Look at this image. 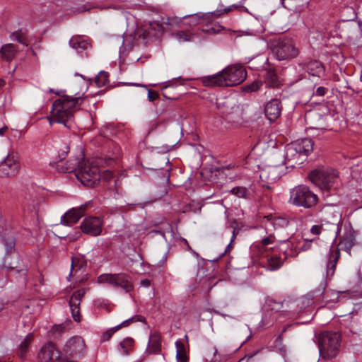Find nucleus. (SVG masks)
<instances>
[{
	"instance_id": "1",
	"label": "nucleus",
	"mask_w": 362,
	"mask_h": 362,
	"mask_svg": "<svg viewBox=\"0 0 362 362\" xmlns=\"http://www.w3.org/2000/svg\"><path fill=\"white\" fill-rule=\"evenodd\" d=\"M246 77L244 66L232 65L216 74L204 77L202 83L204 86H234L243 82Z\"/></svg>"
},
{
	"instance_id": "41",
	"label": "nucleus",
	"mask_w": 362,
	"mask_h": 362,
	"mask_svg": "<svg viewBox=\"0 0 362 362\" xmlns=\"http://www.w3.org/2000/svg\"><path fill=\"white\" fill-rule=\"evenodd\" d=\"M1 241L4 244L7 252L12 250L15 246V240L13 236L4 237L1 238Z\"/></svg>"
},
{
	"instance_id": "18",
	"label": "nucleus",
	"mask_w": 362,
	"mask_h": 362,
	"mask_svg": "<svg viewBox=\"0 0 362 362\" xmlns=\"http://www.w3.org/2000/svg\"><path fill=\"white\" fill-rule=\"evenodd\" d=\"M87 267L86 259L83 256L73 257L71 258L70 275L76 276L82 274Z\"/></svg>"
},
{
	"instance_id": "10",
	"label": "nucleus",
	"mask_w": 362,
	"mask_h": 362,
	"mask_svg": "<svg viewBox=\"0 0 362 362\" xmlns=\"http://www.w3.org/2000/svg\"><path fill=\"white\" fill-rule=\"evenodd\" d=\"M103 221L98 217L89 216L81 223L83 233L91 236H98L102 232Z\"/></svg>"
},
{
	"instance_id": "36",
	"label": "nucleus",
	"mask_w": 362,
	"mask_h": 362,
	"mask_svg": "<svg viewBox=\"0 0 362 362\" xmlns=\"http://www.w3.org/2000/svg\"><path fill=\"white\" fill-rule=\"evenodd\" d=\"M276 171L275 168H269L262 172L260 177H265L268 180L274 182L279 178V176L276 175Z\"/></svg>"
},
{
	"instance_id": "51",
	"label": "nucleus",
	"mask_w": 362,
	"mask_h": 362,
	"mask_svg": "<svg viewBox=\"0 0 362 362\" xmlns=\"http://www.w3.org/2000/svg\"><path fill=\"white\" fill-rule=\"evenodd\" d=\"M158 98V94L156 92L153 91L152 90H148V99L149 100V101H154Z\"/></svg>"
},
{
	"instance_id": "64",
	"label": "nucleus",
	"mask_w": 362,
	"mask_h": 362,
	"mask_svg": "<svg viewBox=\"0 0 362 362\" xmlns=\"http://www.w3.org/2000/svg\"><path fill=\"white\" fill-rule=\"evenodd\" d=\"M360 78L361 79L362 78V73L360 75Z\"/></svg>"
},
{
	"instance_id": "12",
	"label": "nucleus",
	"mask_w": 362,
	"mask_h": 362,
	"mask_svg": "<svg viewBox=\"0 0 362 362\" xmlns=\"http://www.w3.org/2000/svg\"><path fill=\"white\" fill-rule=\"evenodd\" d=\"M84 289H78L74 292L69 299V305L73 319L76 322H80L81 316L80 315V305L82 298L85 295Z\"/></svg>"
},
{
	"instance_id": "2",
	"label": "nucleus",
	"mask_w": 362,
	"mask_h": 362,
	"mask_svg": "<svg viewBox=\"0 0 362 362\" xmlns=\"http://www.w3.org/2000/svg\"><path fill=\"white\" fill-rule=\"evenodd\" d=\"M80 99V97L73 98L65 95L56 100L52 104L51 111L52 115L49 118L50 125L57 122L71 129L74 124L73 112Z\"/></svg>"
},
{
	"instance_id": "19",
	"label": "nucleus",
	"mask_w": 362,
	"mask_h": 362,
	"mask_svg": "<svg viewBox=\"0 0 362 362\" xmlns=\"http://www.w3.org/2000/svg\"><path fill=\"white\" fill-rule=\"evenodd\" d=\"M299 155L307 156L313 148V142L310 138H304L291 143Z\"/></svg>"
},
{
	"instance_id": "15",
	"label": "nucleus",
	"mask_w": 362,
	"mask_h": 362,
	"mask_svg": "<svg viewBox=\"0 0 362 362\" xmlns=\"http://www.w3.org/2000/svg\"><path fill=\"white\" fill-rule=\"evenodd\" d=\"M362 305L359 303L354 305L352 311L349 313L351 321L349 329L354 334H359L361 332V317Z\"/></svg>"
},
{
	"instance_id": "40",
	"label": "nucleus",
	"mask_w": 362,
	"mask_h": 362,
	"mask_svg": "<svg viewBox=\"0 0 362 362\" xmlns=\"http://www.w3.org/2000/svg\"><path fill=\"white\" fill-rule=\"evenodd\" d=\"M149 29L153 30L155 36H159L164 32V27L162 23L157 21H153L149 23Z\"/></svg>"
},
{
	"instance_id": "62",
	"label": "nucleus",
	"mask_w": 362,
	"mask_h": 362,
	"mask_svg": "<svg viewBox=\"0 0 362 362\" xmlns=\"http://www.w3.org/2000/svg\"><path fill=\"white\" fill-rule=\"evenodd\" d=\"M284 243H287V244H288L289 240H284Z\"/></svg>"
},
{
	"instance_id": "27",
	"label": "nucleus",
	"mask_w": 362,
	"mask_h": 362,
	"mask_svg": "<svg viewBox=\"0 0 362 362\" xmlns=\"http://www.w3.org/2000/svg\"><path fill=\"white\" fill-rule=\"evenodd\" d=\"M69 45L78 52H82L89 46V44L86 40L78 36L71 37L69 40Z\"/></svg>"
},
{
	"instance_id": "21",
	"label": "nucleus",
	"mask_w": 362,
	"mask_h": 362,
	"mask_svg": "<svg viewBox=\"0 0 362 362\" xmlns=\"http://www.w3.org/2000/svg\"><path fill=\"white\" fill-rule=\"evenodd\" d=\"M264 218L275 229L285 228L289 224L288 218L286 216H281L275 214H269L267 216H265Z\"/></svg>"
},
{
	"instance_id": "4",
	"label": "nucleus",
	"mask_w": 362,
	"mask_h": 362,
	"mask_svg": "<svg viewBox=\"0 0 362 362\" xmlns=\"http://www.w3.org/2000/svg\"><path fill=\"white\" fill-rule=\"evenodd\" d=\"M318 197L308 187L300 185L289 191L288 204L305 209H310L318 202Z\"/></svg>"
},
{
	"instance_id": "16",
	"label": "nucleus",
	"mask_w": 362,
	"mask_h": 362,
	"mask_svg": "<svg viewBox=\"0 0 362 362\" xmlns=\"http://www.w3.org/2000/svg\"><path fill=\"white\" fill-rule=\"evenodd\" d=\"M340 257V252L337 248L330 249L327 254V262L326 265V278L330 279L333 276L337 263Z\"/></svg>"
},
{
	"instance_id": "63",
	"label": "nucleus",
	"mask_w": 362,
	"mask_h": 362,
	"mask_svg": "<svg viewBox=\"0 0 362 362\" xmlns=\"http://www.w3.org/2000/svg\"><path fill=\"white\" fill-rule=\"evenodd\" d=\"M216 352H217V349H215L214 355L216 354Z\"/></svg>"
},
{
	"instance_id": "7",
	"label": "nucleus",
	"mask_w": 362,
	"mask_h": 362,
	"mask_svg": "<svg viewBox=\"0 0 362 362\" xmlns=\"http://www.w3.org/2000/svg\"><path fill=\"white\" fill-rule=\"evenodd\" d=\"M272 53L279 61L290 60L296 58L299 54L293 40L288 37H280L272 45Z\"/></svg>"
},
{
	"instance_id": "34",
	"label": "nucleus",
	"mask_w": 362,
	"mask_h": 362,
	"mask_svg": "<svg viewBox=\"0 0 362 362\" xmlns=\"http://www.w3.org/2000/svg\"><path fill=\"white\" fill-rule=\"evenodd\" d=\"M265 308L267 310H270L272 312L278 313L283 308V304L270 298L267 300Z\"/></svg>"
},
{
	"instance_id": "31",
	"label": "nucleus",
	"mask_w": 362,
	"mask_h": 362,
	"mask_svg": "<svg viewBox=\"0 0 362 362\" xmlns=\"http://www.w3.org/2000/svg\"><path fill=\"white\" fill-rule=\"evenodd\" d=\"M33 340V335L28 334L20 344L19 356L23 358L29 349L30 345Z\"/></svg>"
},
{
	"instance_id": "58",
	"label": "nucleus",
	"mask_w": 362,
	"mask_h": 362,
	"mask_svg": "<svg viewBox=\"0 0 362 362\" xmlns=\"http://www.w3.org/2000/svg\"><path fill=\"white\" fill-rule=\"evenodd\" d=\"M4 85V81L3 80H0V87Z\"/></svg>"
},
{
	"instance_id": "25",
	"label": "nucleus",
	"mask_w": 362,
	"mask_h": 362,
	"mask_svg": "<svg viewBox=\"0 0 362 362\" xmlns=\"http://www.w3.org/2000/svg\"><path fill=\"white\" fill-rule=\"evenodd\" d=\"M326 283H323L322 285V300L326 303H337L339 301L340 296L342 294L343 292L341 291H337L334 290H325Z\"/></svg>"
},
{
	"instance_id": "9",
	"label": "nucleus",
	"mask_w": 362,
	"mask_h": 362,
	"mask_svg": "<svg viewBox=\"0 0 362 362\" xmlns=\"http://www.w3.org/2000/svg\"><path fill=\"white\" fill-rule=\"evenodd\" d=\"M63 351L66 357L81 358L84 356L86 346L81 337H73L64 345Z\"/></svg>"
},
{
	"instance_id": "28",
	"label": "nucleus",
	"mask_w": 362,
	"mask_h": 362,
	"mask_svg": "<svg viewBox=\"0 0 362 362\" xmlns=\"http://www.w3.org/2000/svg\"><path fill=\"white\" fill-rule=\"evenodd\" d=\"M323 64L318 61H311L307 65L308 72L313 75L320 76L324 73Z\"/></svg>"
},
{
	"instance_id": "45",
	"label": "nucleus",
	"mask_w": 362,
	"mask_h": 362,
	"mask_svg": "<svg viewBox=\"0 0 362 362\" xmlns=\"http://www.w3.org/2000/svg\"><path fill=\"white\" fill-rule=\"evenodd\" d=\"M327 91H328V89L327 88L323 87V86H319L318 88H317L315 91L313 93V95L322 97L326 95Z\"/></svg>"
},
{
	"instance_id": "22",
	"label": "nucleus",
	"mask_w": 362,
	"mask_h": 362,
	"mask_svg": "<svg viewBox=\"0 0 362 362\" xmlns=\"http://www.w3.org/2000/svg\"><path fill=\"white\" fill-rule=\"evenodd\" d=\"M356 245V239L354 232L349 230L346 232L342 236L339 245L341 249L345 250L349 255L351 254V249Z\"/></svg>"
},
{
	"instance_id": "11",
	"label": "nucleus",
	"mask_w": 362,
	"mask_h": 362,
	"mask_svg": "<svg viewBox=\"0 0 362 362\" xmlns=\"http://www.w3.org/2000/svg\"><path fill=\"white\" fill-rule=\"evenodd\" d=\"M339 232V226L337 223H329L326 221H321L319 224L313 225L310 228V233L314 235H330L336 238Z\"/></svg>"
},
{
	"instance_id": "42",
	"label": "nucleus",
	"mask_w": 362,
	"mask_h": 362,
	"mask_svg": "<svg viewBox=\"0 0 362 362\" xmlns=\"http://www.w3.org/2000/svg\"><path fill=\"white\" fill-rule=\"evenodd\" d=\"M117 331V329L115 328V327H112L105 332H103L100 337V341L102 342L107 341L110 339L112 336Z\"/></svg>"
},
{
	"instance_id": "20",
	"label": "nucleus",
	"mask_w": 362,
	"mask_h": 362,
	"mask_svg": "<svg viewBox=\"0 0 362 362\" xmlns=\"http://www.w3.org/2000/svg\"><path fill=\"white\" fill-rule=\"evenodd\" d=\"M161 349V337L159 332L151 333L149 337L146 352L149 354H158Z\"/></svg>"
},
{
	"instance_id": "29",
	"label": "nucleus",
	"mask_w": 362,
	"mask_h": 362,
	"mask_svg": "<svg viewBox=\"0 0 362 362\" xmlns=\"http://www.w3.org/2000/svg\"><path fill=\"white\" fill-rule=\"evenodd\" d=\"M283 264V261L277 255L269 256L267 259L266 268L271 271L279 269Z\"/></svg>"
},
{
	"instance_id": "48",
	"label": "nucleus",
	"mask_w": 362,
	"mask_h": 362,
	"mask_svg": "<svg viewBox=\"0 0 362 362\" xmlns=\"http://www.w3.org/2000/svg\"><path fill=\"white\" fill-rule=\"evenodd\" d=\"M275 238L274 236L270 235L268 237H265L262 240V244L264 246H267L274 243Z\"/></svg>"
},
{
	"instance_id": "49",
	"label": "nucleus",
	"mask_w": 362,
	"mask_h": 362,
	"mask_svg": "<svg viewBox=\"0 0 362 362\" xmlns=\"http://www.w3.org/2000/svg\"><path fill=\"white\" fill-rule=\"evenodd\" d=\"M11 40H16L21 44H25L22 36L21 35V34L18 32L13 33L11 35Z\"/></svg>"
},
{
	"instance_id": "55",
	"label": "nucleus",
	"mask_w": 362,
	"mask_h": 362,
	"mask_svg": "<svg viewBox=\"0 0 362 362\" xmlns=\"http://www.w3.org/2000/svg\"><path fill=\"white\" fill-rule=\"evenodd\" d=\"M232 243L233 242L230 241V243L228 245V246L226 247V250L224 251V253L228 252L230 250Z\"/></svg>"
},
{
	"instance_id": "26",
	"label": "nucleus",
	"mask_w": 362,
	"mask_h": 362,
	"mask_svg": "<svg viewBox=\"0 0 362 362\" xmlns=\"http://www.w3.org/2000/svg\"><path fill=\"white\" fill-rule=\"evenodd\" d=\"M176 346V359L177 362H188L189 356L187 354V349L185 344L180 341L177 340Z\"/></svg>"
},
{
	"instance_id": "33",
	"label": "nucleus",
	"mask_w": 362,
	"mask_h": 362,
	"mask_svg": "<svg viewBox=\"0 0 362 362\" xmlns=\"http://www.w3.org/2000/svg\"><path fill=\"white\" fill-rule=\"evenodd\" d=\"M109 74L106 71H101L95 78V83L98 87L100 88L108 83Z\"/></svg>"
},
{
	"instance_id": "57",
	"label": "nucleus",
	"mask_w": 362,
	"mask_h": 362,
	"mask_svg": "<svg viewBox=\"0 0 362 362\" xmlns=\"http://www.w3.org/2000/svg\"><path fill=\"white\" fill-rule=\"evenodd\" d=\"M133 86H143V87H146L145 85H142V84H140V83H132Z\"/></svg>"
},
{
	"instance_id": "54",
	"label": "nucleus",
	"mask_w": 362,
	"mask_h": 362,
	"mask_svg": "<svg viewBox=\"0 0 362 362\" xmlns=\"http://www.w3.org/2000/svg\"><path fill=\"white\" fill-rule=\"evenodd\" d=\"M262 323L263 324V325H268L269 324V322H267L266 320V315L263 317Z\"/></svg>"
},
{
	"instance_id": "39",
	"label": "nucleus",
	"mask_w": 362,
	"mask_h": 362,
	"mask_svg": "<svg viewBox=\"0 0 362 362\" xmlns=\"http://www.w3.org/2000/svg\"><path fill=\"white\" fill-rule=\"evenodd\" d=\"M143 320H144L143 317H141L140 315H134V316L123 321L119 325L115 326V328L117 329V330H119L122 327H125L129 326L132 322H139V321L142 322Z\"/></svg>"
},
{
	"instance_id": "32",
	"label": "nucleus",
	"mask_w": 362,
	"mask_h": 362,
	"mask_svg": "<svg viewBox=\"0 0 362 362\" xmlns=\"http://www.w3.org/2000/svg\"><path fill=\"white\" fill-rule=\"evenodd\" d=\"M230 192L236 196L238 198H243L245 199H250V192L248 189L245 187H233Z\"/></svg>"
},
{
	"instance_id": "5",
	"label": "nucleus",
	"mask_w": 362,
	"mask_h": 362,
	"mask_svg": "<svg viewBox=\"0 0 362 362\" xmlns=\"http://www.w3.org/2000/svg\"><path fill=\"white\" fill-rule=\"evenodd\" d=\"M341 335L337 332H324L318 337L320 354L322 358L332 359L339 352Z\"/></svg>"
},
{
	"instance_id": "53",
	"label": "nucleus",
	"mask_w": 362,
	"mask_h": 362,
	"mask_svg": "<svg viewBox=\"0 0 362 362\" xmlns=\"http://www.w3.org/2000/svg\"><path fill=\"white\" fill-rule=\"evenodd\" d=\"M183 240L185 241V244L187 245L188 250H190L192 252V254L194 255L196 257H198L199 254L197 252H195L194 250L192 249V247L189 245L187 240L186 239H183Z\"/></svg>"
},
{
	"instance_id": "38",
	"label": "nucleus",
	"mask_w": 362,
	"mask_h": 362,
	"mask_svg": "<svg viewBox=\"0 0 362 362\" xmlns=\"http://www.w3.org/2000/svg\"><path fill=\"white\" fill-rule=\"evenodd\" d=\"M115 274H103L97 279L98 284H109L112 286Z\"/></svg>"
},
{
	"instance_id": "61",
	"label": "nucleus",
	"mask_w": 362,
	"mask_h": 362,
	"mask_svg": "<svg viewBox=\"0 0 362 362\" xmlns=\"http://www.w3.org/2000/svg\"><path fill=\"white\" fill-rule=\"evenodd\" d=\"M281 339V335H279L278 337H277V339Z\"/></svg>"
},
{
	"instance_id": "14",
	"label": "nucleus",
	"mask_w": 362,
	"mask_h": 362,
	"mask_svg": "<svg viewBox=\"0 0 362 362\" xmlns=\"http://www.w3.org/2000/svg\"><path fill=\"white\" fill-rule=\"evenodd\" d=\"M281 101L279 99L273 98L265 105V116L270 122L275 121L281 115Z\"/></svg>"
},
{
	"instance_id": "13",
	"label": "nucleus",
	"mask_w": 362,
	"mask_h": 362,
	"mask_svg": "<svg viewBox=\"0 0 362 362\" xmlns=\"http://www.w3.org/2000/svg\"><path fill=\"white\" fill-rule=\"evenodd\" d=\"M88 206L87 204H83L77 208H72L62 217L61 223L65 226H71L76 223L84 215Z\"/></svg>"
},
{
	"instance_id": "35",
	"label": "nucleus",
	"mask_w": 362,
	"mask_h": 362,
	"mask_svg": "<svg viewBox=\"0 0 362 362\" xmlns=\"http://www.w3.org/2000/svg\"><path fill=\"white\" fill-rule=\"evenodd\" d=\"M173 36L180 42H189L193 40V35L180 30L173 33Z\"/></svg>"
},
{
	"instance_id": "44",
	"label": "nucleus",
	"mask_w": 362,
	"mask_h": 362,
	"mask_svg": "<svg viewBox=\"0 0 362 362\" xmlns=\"http://www.w3.org/2000/svg\"><path fill=\"white\" fill-rule=\"evenodd\" d=\"M261 83L258 81H255L245 87V90L250 92L257 91L260 88Z\"/></svg>"
},
{
	"instance_id": "8",
	"label": "nucleus",
	"mask_w": 362,
	"mask_h": 362,
	"mask_svg": "<svg viewBox=\"0 0 362 362\" xmlns=\"http://www.w3.org/2000/svg\"><path fill=\"white\" fill-rule=\"evenodd\" d=\"M21 168L20 156L15 150H10L7 156L0 163V177H13Z\"/></svg>"
},
{
	"instance_id": "59",
	"label": "nucleus",
	"mask_w": 362,
	"mask_h": 362,
	"mask_svg": "<svg viewBox=\"0 0 362 362\" xmlns=\"http://www.w3.org/2000/svg\"><path fill=\"white\" fill-rule=\"evenodd\" d=\"M4 305L1 302H0V311L3 309Z\"/></svg>"
},
{
	"instance_id": "6",
	"label": "nucleus",
	"mask_w": 362,
	"mask_h": 362,
	"mask_svg": "<svg viewBox=\"0 0 362 362\" xmlns=\"http://www.w3.org/2000/svg\"><path fill=\"white\" fill-rule=\"evenodd\" d=\"M75 175L83 185L88 187H94L100 180V173L98 166L93 165L89 160L78 163V166L75 170Z\"/></svg>"
},
{
	"instance_id": "56",
	"label": "nucleus",
	"mask_w": 362,
	"mask_h": 362,
	"mask_svg": "<svg viewBox=\"0 0 362 362\" xmlns=\"http://www.w3.org/2000/svg\"><path fill=\"white\" fill-rule=\"evenodd\" d=\"M6 129H7L6 127H4L2 128H0V135H3Z\"/></svg>"
},
{
	"instance_id": "60",
	"label": "nucleus",
	"mask_w": 362,
	"mask_h": 362,
	"mask_svg": "<svg viewBox=\"0 0 362 362\" xmlns=\"http://www.w3.org/2000/svg\"><path fill=\"white\" fill-rule=\"evenodd\" d=\"M64 329V327H62V326H59V327H57V329H60V330H62V329Z\"/></svg>"
},
{
	"instance_id": "43",
	"label": "nucleus",
	"mask_w": 362,
	"mask_h": 362,
	"mask_svg": "<svg viewBox=\"0 0 362 362\" xmlns=\"http://www.w3.org/2000/svg\"><path fill=\"white\" fill-rule=\"evenodd\" d=\"M238 7L239 6L238 5L233 4L227 8H224L223 9H222V8L217 9L216 11H214V14L216 16H219L223 15V13H228L230 12L233 9L238 8Z\"/></svg>"
},
{
	"instance_id": "37",
	"label": "nucleus",
	"mask_w": 362,
	"mask_h": 362,
	"mask_svg": "<svg viewBox=\"0 0 362 362\" xmlns=\"http://www.w3.org/2000/svg\"><path fill=\"white\" fill-rule=\"evenodd\" d=\"M134 345V340L132 338L127 337L121 343L120 347L124 355H128L132 351Z\"/></svg>"
},
{
	"instance_id": "46",
	"label": "nucleus",
	"mask_w": 362,
	"mask_h": 362,
	"mask_svg": "<svg viewBox=\"0 0 362 362\" xmlns=\"http://www.w3.org/2000/svg\"><path fill=\"white\" fill-rule=\"evenodd\" d=\"M238 223L235 220L232 221L230 224V227L233 228V235L231 238V242L234 240V239L236 238L237 234L238 233L239 229L237 228Z\"/></svg>"
},
{
	"instance_id": "23",
	"label": "nucleus",
	"mask_w": 362,
	"mask_h": 362,
	"mask_svg": "<svg viewBox=\"0 0 362 362\" xmlns=\"http://www.w3.org/2000/svg\"><path fill=\"white\" fill-rule=\"evenodd\" d=\"M302 156L299 155L298 151L293 146L292 144L286 147L285 159L287 162H291V165H300L303 163L300 158Z\"/></svg>"
},
{
	"instance_id": "30",
	"label": "nucleus",
	"mask_w": 362,
	"mask_h": 362,
	"mask_svg": "<svg viewBox=\"0 0 362 362\" xmlns=\"http://www.w3.org/2000/svg\"><path fill=\"white\" fill-rule=\"evenodd\" d=\"M265 81L269 86L272 88L277 87L280 84L279 77L273 69H269L267 71Z\"/></svg>"
},
{
	"instance_id": "17",
	"label": "nucleus",
	"mask_w": 362,
	"mask_h": 362,
	"mask_svg": "<svg viewBox=\"0 0 362 362\" xmlns=\"http://www.w3.org/2000/svg\"><path fill=\"white\" fill-rule=\"evenodd\" d=\"M112 286L119 287L126 293L131 292L134 288L132 278L124 273L115 274Z\"/></svg>"
},
{
	"instance_id": "24",
	"label": "nucleus",
	"mask_w": 362,
	"mask_h": 362,
	"mask_svg": "<svg viewBox=\"0 0 362 362\" xmlns=\"http://www.w3.org/2000/svg\"><path fill=\"white\" fill-rule=\"evenodd\" d=\"M18 49L16 45L9 43L3 45L0 49L1 59L6 62L11 61L15 57Z\"/></svg>"
},
{
	"instance_id": "3",
	"label": "nucleus",
	"mask_w": 362,
	"mask_h": 362,
	"mask_svg": "<svg viewBox=\"0 0 362 362\" xmlns=\"http://www.w3.org/2000/svg\"><path fill=\"white\" fill-rule=\"evenodd\" d=\"M310 180L321 190L336 189L339 185L338 172L332 168H319L311 171Z\"/></svg>"
},
{
	"instance_id": "47",
	"label": "nucleus",
	"mask_w": 362,
	"mask_h": 362,
	"mask_svg": "<svg viewBox=\"0 0 362 362\" xmlns=\"http://www.w3.org/2000/svg\"><path fill=\"white\" fill-rule=\"evenodd\" d=\"M113 177V173L109 170H105L100 174V179L109 181Z\"/></svg>"
},
{
	"instance_id": "52",
	"label": "nucleus",
	"mask_w": 362,
	"mask_h": 362,
	"mask_svg": "<svg viewBox=\"0 0 362 362\" xmlns=\"http://www.w3.org/2000/svg\"><path fill=\"white\" fill-rule=\"evenodd\" d=\"M140 284L144 287H148L151 285V281L148 279L141 280Z\"/></svg>"
},
{
	"instance_id": "50",
	"label": "nucleus",
	"mask_w": 362,
	"mask_h": 362,
	"mask_svg": "<svg viewBox=\"0 0 362 362\" xmlns=\"http://www.w3.org/2000/svg\"><path fill=\"white\" fill-rule=\"evenodd\" d=\"M314 240V238L310 240H305L303 244L300 246V250L303 251H306L310 249L312 243Z\"/></svg>"
}]
</instances>
